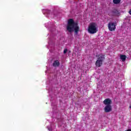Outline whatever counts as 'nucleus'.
<instances>
[{
  "label": "nucleus",
  "mask_w": 131,
  "mask_h": 131,
  "mask_svg": "<svg viewBox=\"0 0 131 131\" xmlns=\"http://www.w3.org/2000/svg\"><path fill=\"white\" fill-rule=\"evenodd\" d=\"M112 16H119V15H120V13H119V11H118V10L116 9L112 11Z\"/></svg>",
  "instance_id": "nucleus-7"
},
{
  "label": "nucleus",
  "mask_w": 131,
  "mask_h": 131,
  "mask_svg": "<svg viewBox=\"0 0 131 131\" xmlns=\"http://www.w3.org/2000/svg\"><path fill=\"white\" fill-rule=\"evenodd\" d=\"M97 60L95 62L96 67H101L103 64V62L105 60V55L101 53L99 55H96Z\"/></svg>",
  "instance_id": "nucleus-3"
},
{
  "label": "nucleus",
  "mask_w": 131,
  "mask_h": 131,
  "mask_svg": "<svg viewBox=\"0 0 131 131\" xmlns=\"http://www.w3.org/2000/svg\"><path fill=\"white\" fill-rule=\"evenodd\" d=\"M120 59H121L123 62H124V61H125L126 59V56L125 55H121L120 56Z\"/></svg>",
  "instance_id": "nucleus-9"
},
{
  "label": "nucleus",
  "mask_w": 131,
  "mask_h": 131,
  "mask_svg": "<svg viewBox=\"0 0 131 131\" xmlns=\"http://www.w3.org/2000/svg\"><path fill=\"white\" fill-rule=\"evenodd\" d=\"M129 14H130L131 15V9H130V10L129 11Z\"/></svg>",
  "instance_id": "nucleus-12"
},
{
  "label": "nucleus",
  "mask_w": 131,
  "mask_h": 131,
  "mask_svg": "<svg viewBox=\"0 0 131 131\" xmlns=\"http://www.w3.org/2000/svg\"><path fill=\"white\" fill-rule=\"evenodd\" d=\"M50 12H51L50 10H48V14H49L50 13Z\"/></svg>",
  "instance_id": "nucleus-14"
},
{
  "label": "nucleus",
  "mask_w": 131,
  "mask_h": 131,
  "mask_svg": "<svg viewBox=\"0 0 131 131\" xmlns=\"http://www.w3.org/2000/svg\"><path fill=\"white\" fill-rule=\"evenodd\" d=\"M108 28L110 31H115V29H116V25L114 24V23H109L108 24Z\"/></svg>",
  "instance_id": "nucleus-4"
},
{
  "label": "nucleus",
  "mask_w": 131,
  "mask_h": 131,
  "mask_svg": "<svg viewBox=\"0 0 131 131\" xmlns=\"http://www.w3.org/2000/svg\"><path fill=\"white\" fill-rule=\"evenodd\" d=\"M113 2L114 4H115L116 5H118V4H119L120 2H121V0H113Z\"/></svg>",
  "instance_id": "nucleus-10"
},
{
  "label": "nucleus",
  "mask_w": 131,
  "mask_h": 131,
  "mask_svg": "<svg viewBox=\"0 0 131 131\" xmlns=\"http://www.w3.org/2000/svg\"><path fill=\"white\" fill-rule=\"evenodd\" d=\"M53 67H59L60 66V61L58 60H55L53 63Z\"/></svg>",
  "instance_id": "nucleus-8"
},
{
  "label": "nucleus",
  "mask_w": 131,
  "mask_h": 131,
  "mask_svg": "<svg viewBox=\"0 0 131 131\" xmlns=\"http://www.w3.org/2000/svg\"><path fill=\"white\" fill-rule=\"evenodd\" d=\"M126 131H131V129H128Z\"/></svg>",
  "instance_id": "nucleus-13"
},
{
  "label": "nucleus",
  "mask_w": 131,
  "mask_h": 131,
  "mask_svg": "<svg viewBox=\"0 0 131 131\" xmlns=\"http://www.w3.org/2000/svg\"><path fill=\"white\" fill-rule=\"evenodd\" d=\"M104 112L105 113H109V112H111L112 111V105H107L104 108Z\"/></svg>",
  "instance_id": "nucleus-5"
},
{
  "label": "nucleus",
  "mask_w": 131,
  "mask_h": 131,
  "mask_svg": "<svg viewBox=\"0 0 131 131\" xmlns=\"http://www.w3.org/2000/svg\"><path fill=\"white\" fill-rule=\"evenodd\" d=\"M68 50L67 49H66L64 50L63 51V54H66V53H67Z\"/></svg>",
  "instance_id": "nucleus-11"
},
{
  "label": "nucleus",
  "mask_w": 131,
  "mask_h": 131,
  "mask_svg": "<svg viewBox=\"0 0 131 131\" xmlns=\"http://www.w3.org/2000/svg\"><path fill=\"white\" fill-rule=\"evenodd\" d=\"M103 103L105 105H111L112 104V100L110 98H106L103 101Z\"/></svg>",
  "instance_id": "nucleus-6"
},
{
  "label": "nucleus",
  "mask_w": 131,
  "mask_h": 131,
  "mask_svg": "<svg viewBox=\"0 0 131 131\" xmlns=\"http://www.w3.org/2000/svg\"><path fill=\"white\" fill-rule=\"evenodd\" d=\"M129 108H131V104H130V106H129Z\"/></svg>",
  "instance_id": "nucleus-15"
},
{
  "label": "nucleus",
  "mask_w": 131,
  "mask_h": 131,
  "mask_svg": "<svg viewBox=\"0 0 131 131\" xmlns=\"http://www.w3.org/2000/svg\"><path fill=\"white\" fill-rule=\"evenodd\" d=\"M79 29L78 24L74 21L73 19L70 18L68 20V25L67 26V30L68 31V32L72 33V32L74 31L76 34H78Z\"/></svg>",
  "instance_id": "nucleus-1"
},
{
  "label": "nucleus",
  "mask_w": 131,
  "mask_h": 131,
  "mask_svg": "<svg viewBox=\"0 0 131 131\" xmlns=\"http://www.w3.org/2000/svg\"><path fill=\"white\" fill-rule=\"evenodd\" d=\"M88 31L90 34H95L98 32V28L97 27V24L96 23H91L89 26Z\"/></svg>",
  "instance_id": "nucleus-2"
}]
</instances>
